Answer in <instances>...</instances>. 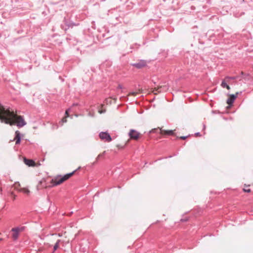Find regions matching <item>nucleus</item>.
I'll return each mask as SVG.
<instances>
[{
	"instance_id": "obj_1",
	"label": "nucleus",
	"mask_w": 253,
	"mask_h": 253,
	"mask_svg": "<svg viewBox=\"0 0 253 253\" xmlns=\"http://www.w3.org/2000/svg\"><path fill=\"white\" fill-rule=\"evenodd\" d=\"M16 120L18 121L16 126L19 128L24 126L27 124L23 116H17L13 111L10 110L9 108L6 109L0 104V120L1 122L12 126L14 124Z\"/></svg>"
},
{
	"instance_id": "obj_2",
	"label": "nucleus",
	"mask_w": 253,
	"mask_h": 253,
	"mask_svg": "<svg viewBox=\"0 0 253 253\" xmlns=\"http://www.w3.org/2000/svg\"><path fill=\"white\" fill-rule=\"evenodd\" d=\"M75 171L67 173L64 175H57L53 177L50 181V183L51 184L50 187H54L61 185L72 176Z\"/></svg>"
},
{
	"instance_id": "obj_3",
	"label": "nucleus",
	"mask_w": 253,
	"mask_h": 253,
	"mask_svg": "<svg viewBox=\"0 0 253 253\" xmlns=\"http://www.w3.org/2000/svg\"><path fill=\"white\" fill-rule=\"evenodd\" d=\"M158 133L163 135H168L175 136V133L174 132V130H163L162 128H160V127L152 129L151 130H150L149 131V133Z\"/></svg>"
},
{
	"instance_id": "obj_4",
	"label": "nucleus",
	"mask_w": 253,
	"mask_h": 253,
	"mask_svg": "<svg viewBox=\"0 0 253 253\" xmlns=\"http://www.w3.org/2000/svg\"><path fill=\"white\" fill-rule=\"evenodd\" d=\"M25 230V227L20 226L12 228L11 230V237L13 240H16L18 238L19 234Z\"/></svg>"
},
{
	"instance_id": "obj_5",
	"label": "nucleus",
	"mask_w": 253,
	"mask_h": 253,
	"mask_svg": "<svg viewBox=\"0 0 253 253\" xmlns=\"http://www.w3.org/2000/svg\"><path fill=\"white\" fill-rule=\"evenodd\" d=\"M148 62L145 60H140L137 62L132 63L131 65L137 69H142L147 66Z\"/></svg>"
},
{
	"instance_id": "obj_6",
	"label": "nucleus",
	"mask_w": 253,
	"mask_h": 253,
	"mask_svg": "<svg viewBox=\"0 0 253 253\" xmlns=\"http://www.w3.org/2000/svg\"><path fill=\"white\" fill-rule=\"evenodd\" d=\"M128 135L131 139L137 140L140 138V134L136 130L131 129L129 132Z\"/></svg>"
},
{
	"instance_id": "obj_7",
	"label": "nucleus",
	"mask_w": 253,
	"mask_h": 253,
	"mask_svg": "<svg viewBox=\"0 0 253 253\" xmlns=\"http://www.w3.org/2000/svg\"><path fill=\"white\" fill-rule=\"evenodd\" d=\"M100 138L102 140H105L107 142H110L112 140L111 136L110 134L107 132H101L99 134Z\"/></svg>"
},
{
	"instance_id": "obj_8",
	"label": "nucleus",
	"mask_w": 253,
	"mask_h": 253,
	"mask_svg": "<svg viewBox=\"0 0 253 253\" xmlns=\"http://www.w3.org/2000/svg\"><path fill=\"white\" fill-rule=\"evenodd\" d=\"M239 94L238 92H236L235 94H230L229 97L227 99L226 103L228 104L230 106H231L235 100L236 99L237 95Z\"/></svg>"
},
{
	"instance_id": "obj_9",
	"label": "nucleus",
	"mask_w": 253,
	"mask_h": 253,
	"mask_svg": "<svg viewBox=\"0 0 253 253\" xmlns=\"http://www.w3.org/2000/svg\"><path fill=\"white\" fill-rule=\"evenodd\" d=\"M25 164L29 167H38L40 164L34 161L32 159H23Z\"/></svg>"
},
{
	"instance_id": "obj_10",
	"label": "nucleus",
	"mask_w": 253,
	"mask_h": 253,
	"mask_svg": "<svg viewBox=\"0 0 253 253\" xmlns=\"http://www.w3.org/2000/svg\"><path fill=\"white\" fill-rule=\"evenodd\" d=\"M14 140H15V144L16 145L19 144L21 142V134L18 130H16L15 132Z\"/></svg>"
},
{
	"instance_id": "obj_11",
	"label": "nucleus",
	"mask_w": 253,
	"mask_h": 253,
	"mask_svg": "<svg viewBox=\"0 0 253 253\" xmlns=\"http://www.w3.org/2000/svg\"><path fill=\"white\" fill-rule=\"evenodd\" d=\"M19 190L20 192H21L26 195H29L30 192V190L27 188H21Z\"/></svg>"
},
{
	"instance_id": "obj_12",
	"label": "nucleus",
	"mask_w": 253,
	"mask_h": 253,
	"mask_svg": "<svg viewBox=\"0 0 253 253\" xmlns=\"http://www.w3.org/2000/svg\"><path fill=\"white\" fill-rule=\"evenodd\" d=\"M239 79V80H241V79L240 78L239 76H226L225 78V80H237Z\"/></svg>"
},
{
	"instance_id": "obj_13",
	"label": "nucleus",
	"mask_w": 253,
	"mask_h": 253,
	"mask_svg": "<svg viewBox=\"0 0 253 253\" xmlns=\"http://www.w3.org/2000/svg\"><path fill=\"white\" fill-rule=\"evenodd\" d=\"M248 76H249L248 74H246L245 73H244L243 72H242L241 73V75L239 76H240V78L241 79V80L242 79H244L246 80L247 77H248Z\"/></svg>"
},
{
	"instance_id": "obj_14",
	"label": "nucleus",
	"mask_w": 253,
	"mask_h": 253,
	"mask_svg": "<svg viewBox=\"0 0 253 253\" xmlns=\"http://www.w3.org/2000/svg\"><path fill=\"white\" fill-rule=\"evenodd\" d=\"M65 24L68 27H72L73 26L75 25L73 23H68L66 22V20L65 19Z\"/></svg>"
},
{
	"instance_id": "obj_15",
	"label": "nucleus",
	"mask_w": 253,
	"mask_h": 253,
	"mask_svg": "<svg viewBox=\"0 0 253 253\" xmlns=\"http://www.w3.org/2000/svg\"><path fill=\"white\" fill-rule=\"evenodd\" d=\"M227 83H226L225 81V80H223L222 81V83L221 84V86L223 87V88H225V87L226 86H227Z\"/></svg>"
},
{
	"instance_id": "obj_16",
	"label": "nucleus",
	"mask_w": 253,
	"mask_h": 253,
	"mask_svg": "<svg viewBox=\"0 0 253 253\" xmlns=\"http://www.w3.org/2000/svg\"><path fill=\"white\" fill-rule=\"evenodd\" d=\"M60 240H58L57 242L56 243L55 245L54 246V250H56L58 247H59V243Z\"/></svg>"
},
{
	"instance_id": "obj_17",
	"label": "nucleus",
	"mask_w": 253,
	"mask_h": 253,
	"mask_svg": "<svg viewBox=\"0 0 253 253\" xmlns=\"http://www.w3.org/2000/svg\"><path fill=\"white\" fill-rule=\"evenodd\" d=\"M188 136H183L180 137H177V138H179L180 139L185 140L186 139Z\"/></svg>"
},
{
	"instance_id": "obj_18",
	"label": "nucleus",
	"mask_w": 253,
	"mask_h": 253,
	"mask_svg": "<svg viewBox=\"0 0 253 253\" xmlns=\"http://www.w3.org/2000/svg\"><path fill=\"white\" fill-rule=\"evenodd\" d=\"M70 111V109H68L67 110H66L65 114L66 115L67 117H69V113Z\"/></svg>"
},
{
	"instance_id": "obj_19",
	"label": "nucleus",
	"mask_w": 253,
	"mask_h": 253,
	"mask_svg": "<svg viewBox=\"0 0 253 253\" xmlns=\"http://www.w3.org/2000/svg\"><path fill=\"white\" fill-rule=\"evenodd\" d=\"M137 94V92H131L129 93V95H132V96H135Z\"/></svg>"
},
{
	"instance_id": "obj_20",
	"label": "nucleus",
	"mask_w": 253,
	"mask_h": 253,
	"mask_svg": "<svg viewBox=\"0 0 253 253\" xmlns=\"http://www.w3.org/2000/svg\"><path fill=\"white\" fill-rule=\"evenodd\" d=\"M244 191L246 192H250L251 190L250 189H244Z\"/></svg>"
},
{
	"instance_id": "obj_21",
	"label": "nucleus",
	"mask_w": 253,
	"mask_h": 253,
	"mask_svg": "<svg viewBox=\"0 0 253 253\" xmlns=\"http://www.w3.org/2000/svg\"><path fill=\"white\" fill-rule=\"evenodd\" d=\"M61 122H62V123H65V122H66V118H63V119L62 120Z\"/></svg>"
},
{
	"instance_id": "obj_22",
	"label": "nucleus",
	"mask_w": 253,
	"mask_h": 253,
	"mask_svg": "<svg viewBox=\"0 0 253 253\" xmlns=\"http://www.w3.org/2000/svg\"><path fill=\"white\" fill-rule=\"evenodd\" d=\"M196 136H201V134L200 132H197L195 133Z\"/></svg>"
},
{
	"instance_id": "obj_23",
	"label": "nucleus",
	"mask_w": 253,
	"mask_h": 253,
	"mask_svg": "<svg viewBox=\"0 0 253 253\" xmlns=\"http://www.w3.org/2000/svg\"><path fill=\"white\" fill-rule=\"evenodd\" d=\"M225 88H226L228 90L230 89V87L228 85H227V86H226Z\"/></svg>"
},
{
	"instance_id": "obj_24",
	"label": "nucleus",
	"mask_w": 253,
	"mask_h": 253,
	"mask_svg": "<svg viewBox=\"0 0 253 253\" xmlns=\"http://www.w3.org/2000/svg\"><path fill=\"white\" fill-rule=\"evenodd\" d=\"M105 111H99V112L100 114L104 113Z\"/></svg>"
},
{
	"instance_id": "obj_25",
	"label": "nucleus",
	"mask_w": 253,
	"mask_h": 253,
	"mask_svg": "<svg viewBox=\"0 0 253 253\" xmlns=\"http://www.w3.org/2000/svg\"><path fill=\"white\" fill-rule=\"evenodd\" d=\"M118 88H120V89L122 88V85L119 84V85H118Z\"/></svg>"
},
{
	"instance_id": "obj_26",
	"label": "nucleus",
	"mask_w": 253,
	"mask_h": 253,
	"mask_svg": "<svg viewBox=\"0 0 253 253\" xmlns=\"http://www.w3.org/2000/svg\"><path fill=\"white\" fill-rule=\"evenodd\" d=\"M172 157V156L170 155V156H169L168 157H165V158H171Z\"/></svg>"
},
{
	"instance_id": "obj_27",
	"label": "nucleus",
	"mask_w": 253,
	"mask_h": 253,
	"mask_svg": "<svg viewBox=\"0 0 253 253\" xmlns=\"http://www.w3.org/2000/svg\"><path fill=\"white\" fill-rule=\"evenodd\" d=\"M78 105V103H74V104H73V106H77Z\"/></svg>"
},
{
	"instance_id": "obj_28",
	"label": "nucleus",
	"mask_w": 253,
	"mask_h": 253,
	"mask_svg": "<svg viewBox=\"0 0 253 253\" xmlns=\"http://www.w3.org/2000/svg\"><path fill=\"white\" fill-rule=\"evenodd\" d=\"M100 155H99L96 158L98 159L100 157Z\"/></svg>"
},
{
	"instance_id": "obj_29",
	"label": "nucleus",
	"mask_w": 253,
	"mask_h": 253,
	"mask_svg": "<svg viewBox=\"0 0 253 253\" xmlns=\"http://www.w3.org/2000/svg\"><path fill=\"white\" fill-rule=\"evenodd\" d=\"M22 158L26 159V158L25 157H22Z\"/></svg>"
}]
</instances>
